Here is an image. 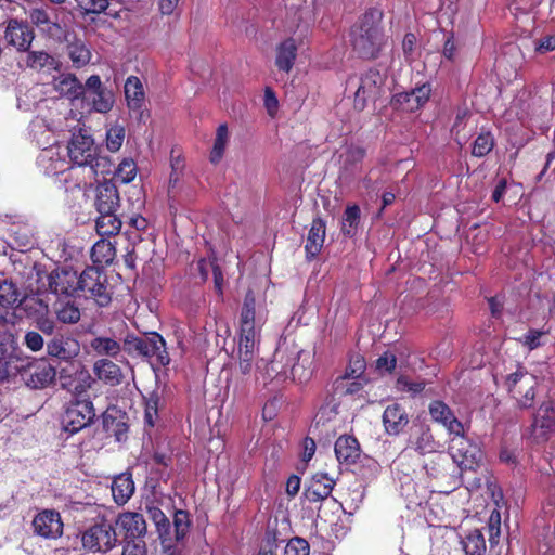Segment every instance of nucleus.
Wrapping results in <instances>:
<instances>
[{"label":"nucleus","mask_w":555,"mask_h":555,"mask_svg":"<svg viewBox=\"0 0 555 555\" xmlns=\"http://www.w3.org/2000/svg\"><path fill=\"white\" fill-rule=\"evenodd\" d=\"M383 14L377 9L364 13L351 29V46L361 59H375L386 43L380 26Z\"/></svg>","instance_id":"f257e3e1"},{"label":"nucleus","mask_w":555,"mask_h":555,"mask_svg":"<svg viewBox=\"0 0 555 555\" xmlns=\"http://www.w3.org/2000/svg\"><path fill=\"white\" fill-rule=\"evenodd\" d=\"M271 369L276 374H286L289 370L293 380L304 384L313 375V354L305 350L297 351L295 347H279L271 362Z\"/></svg>","instance_id":"f03ea898"},{"label":"nucleus","mask_w":555,"mask_h":555,"mask_svg":"<svg viewBox=\"0 0 555 555\" xmlns=\"http://www.w3.org/2000/svg\"><path fill=\"white\" fill-rule=\"evenodd\" d=\"M124 347L128 353H137L153 359L162 366L170 362L165 339L155 332L143 336L127 335L124 339Z\"/></svg>","instance_id":"7ed1b4c3"},{"label":"nucleus","mask_w":555,"mask_h":555,"mask_svg":"<svg viewBox=\"0 0 555 555\" xmlns=\"http://www.w3.org/2000/svg\"><path fill=\"white\" fill-rule=\"evenodd\" d=\"M114 522L105 517L98 518L81 533L85 550L92 553H107L117 544Z\"/></svg>","instance_id":"20e7f679"},{"label":"nucleus","mask_w":555,"mask_h":555,"mask_svg":"<svg viewBox=\"0 0 555 555\" xmlns=\"http://www.w3.org/2000/svg\"><path fill=\"white\" fill-rule=\"evenodd\" d=\"M79 293L93 299L100 307H106L112 301L106 275L96 267H89L79 274Z\"/></svg>","instance_id":"39448f33"},{"label":"nucleus","mask_w":555,"mask_h":555,"mask_svg":"<svg viewBox=\"0 0 555 555\" xmlns=\"http://www.w3.org/2000/svg\"><path fill=\"white\" fill-rule=\"evenodd\" d=\"M449 454L461 470H473L481 461V450L462 433L453 434L450 438Z\"/></svg>","instance_id":"423d86ee"},{"label":"nucleus","mask_w":555,"mask_h":555,"mask_svg":"<svg viewBox=\"0 0 555 555\" xmlns=\"http://www.w3.org/2000/svg\"><path fill=\"white\" fill-rule=\"evenodd\" d=\"M95 418L93 403L89 399H74L62 416L63 429L74 435L92 424Z\"/></svg>","instance_id":"0eeeda50"},{"label":"nucleus","mask_w":555,"mask_h":555,"mask_svg":"<svg viewBox=\"0 0 555 555\" xmlns=\"http://www.w3.org/2000/svg\"><path fill=\"white\" fill-rule=\"evenodd\" d=\"M386 77L379 70L371 68L360 77L354 93V108L363 111L370 101H376L383 93Z\"/></svg>","instance_id":"6e6552de"},{"label":"nucleus","mask_w":555,"mask_h":555,"mask_svg":"<svg viewBox=\"0 0 555 555\" xmlns=\"http://www.w3.org/2000/svg\"><path fill=\"white\" fill-rule=\"evenodd\" d=\"M49 291L56 297H74L79 294V274L70 267L56 268L48 276Z\"/></svg>","instance_id":"1a4fd4ad"},{"label":"nucleus","mask_w":555,"mask_h":555,"mask_svg":"<svg viewBox=\"0 0 555 555\" xmlns=\"http://www.w3.org/2000/svg\"><path fill=\"white\" fill-rule=\"evenodd\" d=\"M535 379L531 374L517 371L507 375L505 387L520 408L527 409L532 405L534 399Z\"/></svg>","instance_id":"9d476101"},{"label":"nucleus","mask_w":555,"mask_h":555,"mask_svg":"<svg viewBox=\"0 0 555 555\" xmlns=\"http://www.w3.org/2000/svg\"><path fill=\"white\" fill-rule=\"evenodd\" d=\"M266 322V310L260 301H257L253 291H248L244 297L240 313V330L260 331Z\"/></svg>","instance_id":"9b49d317"},{"label":"nucleus","mask_w":555,"mask_h":555,"mask_svg":"<svg viewBox=\"0 0 555 555\" xmlns=\"http://www.w3.org/2000/svg\"><path fill=\"white\" fill-rule=\"evenodd\" d=\"M431 87L429 83H423L410 91L396 93L390 101L393 109L403 112H416L423 107L429 100Z\"/></svg>","instance_id":"f8f14e48"},{"label":"nucleus","mask_w":555,"mask_h":555,"mask_svg":"<svg viewBox=\"0 0 555 555\" xmlns=\"http://www.w3.org/2000/svg\"><path fill=\"white\" fill-rule=\"evenodd\" d=\"M96 152L98 149L91 135L82 131L73 133L67 145L68 157L73 164L79 167H86L92 162V157Z\"/></svg>","instance_id":"ddd939ff"},{"label":"nucleus","mask_w":555,"mask_h":555,"mask_svg":"<svg viewBox=\"0 0 555 555\" xmlns=\"http://www.w3.org/2000/svg\"><path fill=\"white\" fill-rule=\"evenodd\" d=\"M56 370L44 360L35 361L22 372L23 379L31 389H42L52 384L56 378Z\"/></svg>","instance_id":"4468645a"},{"label":"nucleus","mask_w":555,"mask_h":555,"mask_svg":"<svg viewBox=\"0 0 555 555\" xmlns=\"http://www.w3.org/2000/svg\"><path fill=\"white\" fill-rule=\"evenodd\" d=\"M34 39L35 33L26 22L16 18L8 21L4 30V40L8 46L13 47L18 52H27Z\"/></svg>","instance_id":"2eb2a0df"},{"label":"nucleus","mask_w":555,"mask_h":555,"mask_svg":"<svg viewBox=\"0 0 555 555\" xmlns=\"http://www.w3.org/2000/svg\"><path fill=\"white\" fill-rule=\"evenodd\" d=\"M113 522L119 529L125 542L143 541L147 531L143 515L137 512L120 513Z\"/></svg>","instance_id":"dca6fc26"},{"label":"nucleus","mask_w":555,"mask_h":555,"mask_svg":"<svg viewBox=\"0 0 555 555\" xmlns=\"http://www.w3.org/2000/svg\"><path fill=\"white\" fill-rule=\"evenodd\" d=\"M34 531L46 539H56L63 533V521L59 512L44 509L33 520Z\"/></svg>","instance_id":"f3484780"},{"label":"nucleus","mask_w":555,"mask_h":555,"mask_svg":"<svg viewBox=\"0 0 555 555\" xmlns=\"http://www.w3.org/2000/svg\"><path fill=\"white\" fill-rule=\"evenodd\" d=\"M409 446L422 455L437 452L442 448V444L435 439L430 426L423 423L412 427Z\"/></svg>","instance_id":"a211bd4d"},{"label":"nucleus","mask_w":555,"mask_h":555,"mask_svg":"<svg viewBox=\"0 0 555 555\" xmlns=\"http://www.w3.org/2000/svg\"><path fill=\"white\" fill-rule=\"evenodd\" d=\"M47 353L60 360L69 361L80 352L79 341L70 335L55 334L46 345Z\"/></svg>","instance_id":"6ab92c4d"},{"label":"nucleus","mask_w":555,"mask_h":555,"mask_svg":"<svg viewBox=\"0 0 555 555\" xmlns=\"http://www.w3.org/2000/svg\"><path fill=\"white\" fill-rule=\"evenodd\" d=\"M555 429V403H543L537 411L532 425L531 436L534 441H544L548 433Z\"/></svg>","instance_id":"aec40b11"},{"label":"nucleus","mask_w":555,"mask_h":555,"mask_svg":"<svg viewBox=\"0 0 555 555\" xmlns=\"http://www.w3.org/2000/svg\"><path fill=\"white\" fill-rule=\"evenodd\" d=\"M431 420L442 425L449 435L463 431V423L454 415L450 406L441 400H434L428 405Z\"/></svg>","instance_id":"412c9836"},{"label":"nucleus","mask_w":555,"mask_h":555,"mask_svg":"<svg viewBox=\"0 0 555 555\" xmlns=\"http://www.w3.org/2000/svg\"><path fill=\"white\" fill-rule=\"evenodd\" d=\"M94 207L98 214L117 211L120 207V197L117 186L105 180L95 189Z\"/></svg>","instance_id":"4be33fe9"},{"label":"nucleus","mask_w":555,"mask_h":555,"mask_svg":"<svg viewBox=\"0 0 555 555\" xmlns=\"http://www.w3.org/2000/svg\"><path fill=\"white\" fill-rule=\"evenodd\" d=\"M149 512L156 526L164 552L168 555H175L177 548L172 544V530L168 517L158 507H152Z\"/></svg>","instance_id":"5701e85b"},{"label":"nucleus","mask_w":555,"mask_h":555,"mask_svg":"<svg viewBox=\"0 0 555 555\" xmlns=\"http://www.w3.org/2000/svg\"><path fill=\"white\" fill-rule=\"evenodd\" d=\"M53 90L61 96L70 101L82 98L85 93L83 85L78 80L74 74H60L53 78Z\"/></svg>","instance_id":"b1692460"},{"label":"nucleus","mask_w":555,"mask_h":555,"mask_svg":"<svg viewBox=\"0 0 555 555\" xmlns=\"http://www.w3.org/2000/svg\"><path fill=\"white\" fill-rule=\"evenodd\" d=\"M335 480L325 473H317L310 480L305 490V496L309 502H319L325 500L332 493Z\"/></svg>","instance_id":"393cba45"},{"label":"nucleus","mask_w":555,"mask_h":555,"mask_svg":"<svg viewBox=\"0 0 555 555\" xmlns=\"http://www.w3.org/2000/svg\"><path fill=\"white\" fill-rule=\"evenodd\" d=\"M37 163L46 176H56L67 168V162L62 157L57 147L42 150Z\"/></svg>","instance_id":"a878e982"},{"label":"nucleus","mask_w":555,"mask_h":555,"mask_svg":"<svg viewBox=\"0 0 555 555\" xmlns=\"http://www.w3.org/2000/svg\"><path fill=\"white\" fill-rule=\"evenodd\" d=\"M383 424L387 434L396 436L409 424V416L400 404L393 403L385 409Z\"/></svg>","instance_id":"bb28decb"},{"label":"nucleus","mask_w":555,"mask_h":555,"mask_svg":"<svg viewBox=\"0 0 555 555\" xmlns=\"http://www.w3.org/2000/svg\"><path fill=\"white\" fill-rule=\"evenodd\" d=\"M361 454L358 440L352 436H340L335 442V455L340 464H354Z\"/></svg>","instance_id":"cd10ccee"},{"label":"nucleus","mask_w":555,"mask_h":555,"mask_svg":"<svg viewBox=\"0 0 555 555\" xmlns=\"http://www.w3.org/2000/svg\"><path fill=\"white\" fill-rule=\"evenodd\" d=\"M26 67L42 73L60 70L61 63L46 51H27L24 59Z\"/></svg>","instance_id":"c85d7f7f"},{"label":"nucleus","mask_w":555,"mask_h":555,"mask_svg":"<svg viewBox=\"0 0 555 555\" xmlns=\"http://www.w3.org/2000/svg\"><path fill=\"white\" fill-rule=\"evenodd\" d=\"M325 238V223L321 218L312 220L305 246L307 258L315 257L322 249Z\"/></svg>","instance_id":"c756f323"},{"label":"nucleus","mask_w":555,"mask_h":555,"mask_svg":"<svg viewBox=\"0 0 555 555\" xmlns=\"http://www.w3.org/2000/svg\"><path fill=\"white\" fill-rule=\"evenodd\" d=\"M93 372L100 380L111 386L119 385L122 380L120 367L108 359H100L93 364Z\"/></svg>","instance_id":"7c9ffc66"},{"label":"nucleus","mask_w":555,"mask_h":555,"mask_svg":"<svg viewBox=\"0 0 555 555\" xmlns=\"http://www.w3.org/2000/svg\"><path fill=\"white\" fill-rule=\"evenodd\" d=\"M91 351L99 357L116 359L121 352V344L115 338L95 336L89 343Z\"/></svg>","instance_id":"2f4dec72"},{"label":"nucleus","mask_w":555,"mask_h":555,"mask_svg":"<svg viewBox=\"0 0 555 555\" xmlns=\"http://www.w3.org/2000/svg\"><path fill=\"white\" fill-rule=\"evenodd\" d=\"M297 57V46L293 38H287L276 48L275 65L280 70L289 73Z\"/></svg>","instance_id":"473e14b6"},{"label":"nucleus","mask_w":555,"mask_h":555,"mask_svg":"<svg viewBox=\"0 0 555 555\" xmlns=\"http://www.w3.org/2000/svg\"><path fill=\"white\" fill-rule=\"evenodd\" d=\"M134 492V482L130 474H120L112 483V494L118 505L126 504Z\"/></svg>","instance_id":"72a5a7b5"},{"label":"nucleus","mask_w":555,"mask_h":555,"mask_svg":"<svg viewBox=\"0 0 555 555\" xmlns=\"http://www.w3.org/2000/svg\"><path fill=\"white\" fill-rule=\"evenodd\" d=\"M122 221L117 211L99 214L95 220V230L101 237L117 235L121 230Z\"/></svg>","instance_id":"f704fd0d"},{"label":"nucleus","mask_w":555,"mask_h":555,"mask_svg":"<svg viewBox=\"0 0 555 555\" xmlns=\"http://www.w3.org/2000/svg\"><path fill=\"white\" fill-rule=\"evenodd\" d=\"M116 256V249L112 242L99 240L91 249V259L98 267L108 266Z\"/></svg>","instance_id":"c9c22d12"},{"label":"nucleus","mask_w":555,"mask_h":555,"mask_svg":"<svg viewBox=\"0 0 555 555\" xmlns=\"http://www.w3.org/2000/svg\"><path fill=\"white\" fill-rule=\"evenodd\" d=\"M125 95L130 109H140L144 100L143 86L135 76L127 78L125 83Z\"/></svg>","instance_id":"e433bc0d"},{"label":"nucleus","mask_w":555,"mask_h":555,"mask_svg":"<svg viewBox=\"0 0 555 555\" xmlns=\"http://www.w3.org/2000/svg\"><path fill=\"white\" fill-rule=\"evenodd\" d=\"M21 304V292L17 286L5 279L0 281V306L5 309H13Z\"/></svg>","instance_id":"4c0bfd02"},{"label":"nucleus","mask_w":555,"mask_h":555,"mask_svg":"<svg viewBox=\"0 0 555 555\" xmlns=\"http://www.w3.org/2000/svg\"><path fill=\"white\" fill-rule=\"evenodd\" d=\"M361 210L356 204L348 205L341 218V232L348 237H353L360 224Z\"/></svg>","instance_id":"58836bf2"},{"label":"nucleus","mask_w":555,"mask_h":555,"mask_svg":"<svg viewBox=\"0 0 555 555\" xmlns=\"http://www.w3.org/2000/svg\"><path fill=\"white\" fill-rule=\"evenodd\" d=\"M98 113H107L114 105V94L106 88L83 96Z\"/></svg>","instance_id":"ea45409f"},{"label":"nucleus","mask_w":555,"mask_h":555,"mask_svg":"<svg viewBox=\"0 0 555 555\" xmlns=\"http://www.w3.org/2000/svg\"><path fill=\"white\" fill-rule=\"evenodd\" d=\"M173 535H172V544L175 542H182L186 535L189 534L191 527L190 514L186 511L178 509L173 515Z\"/></svg>","instance_id":"a19ab883"},{"label":"nucleus","mask_w":555,"mask_h":555,"mask_svg":"<svg viewBox=\"0 0 555 555\" xmlns=\"http://www.w3.org/2000/svg\"><path fill=\"white\" fill-rule=\"evenodd\" d=\"M259 332L240 330L238 353L258 356Z\"/></svg>","instance_id":"79ce46f5"},{"label":"nucleus","mask_w":555,"mask_h":555,"mask_svg":"<svg viewBox=\"0 0 555 555\" xmlns=\"http://www.w3.org/2000/svg\"><path fill=\"white\" fill-rule=\"evenodd\" d=\"M67 53L77 68L87 65L90 62L91 53L82 41H75L67 46Z\"/></svg>","instance_id":"37998d69"},{"label":"nucleus","mask_w":555,"mask_h":555,"mask_svg":"<svg viewBox=\"0 0 555 555\" xmlns=\"http://www.w3.org/2000/svg\"><path fill=\"white\" fill-rule=\"evenodd\" d=\"M86 167L90 168V171L94 177H106L113 175L114 172V163L112 162L111 157L107 155H102L98 152L92 157V162L89 163Z\"/></svg>","instance_id":"c03bdc74"},{"label":"nucleus","mask_w":555,"mask_h":555,"mask_svg":"<svg viewBox=\"0 0 555 555\" xmlns=\"http://www.w3.org/2000/svg\"><path fill=\"white\" fill-rule=\"evenodd\" d=\"M229 141V131L227 125L222 124L217 128L216 139L210 153V162L217 164L223 157L225 146Z\"/></svg>","instance_id":"a18cd8bd"},{"label":"nucleus","mask_w":555,"mask_h":555,"mask_svg":"<svg viewBox=\"0 0 555 555\" xmlns=\"http://www.w3.org/2000/svg\"><path fill=\"white\" fill-rule=\"evenodd\" d=\"M76 380L72 386L70 392L75 399H83L82 396L91 388L93 378L89 371L83 369L76 372Z\"/></svg>","instance_id":"49530a36"},{"label":"nucleus","mask_w":555,"mask_h":555,"mask_svg":"<svg viewBox=\"0 0 555 555\" xmlns=\"http://www.w3.org/2000/svg\"><path fill=\"white\" fill-rule=\"evenodd\" d=\"M463 548L466 555H483L486 541L482 533L478 530L470 532L463 541Z\"/></svg>","instance_id":"de8ad7c7"},{"label":"nucleus","mask_w":555,"mask_h":555,"mask_svg":"<svg viewBox=\"0 0 555 555\" xmlns=\"http://www.w3.org/2000/svg\"><path fill=\"white\" fill-rule=\"evenodd\" d=\"M55 314L64 324H76L80 320V310L74 302H65L55 307Z\"/></svg>","instance_id":"09e8293b"},{"label":"nucleus","mask_w":555,"mask_h":555,"mask_svg":"<svg viewBox=\"0 0 555 555\" xmlns=\"http://www.w3.org/2000/svg\"><path fill=\"white\" fill-rule=\"evenodd\" d=\"M364 384V378L347 379L345 376H339L334 382V389L343 396L354 395L363 388Z\"/></svg>","instance_id":"8fccbe9b"},{"label":"nucleus","mask_w":555,"mask_h":555,"mask_svg":"<svg viewBox=\"0 0 555 555\" xmlns=\"http://www.w3.org/2000/svg\"><path fill=\"white\" fill-rule=\"evenodd\" d=\"M113 175L122 183H129L137 176V165L132 159L125 158L117 168L114 167Z\"/></svg>","instance_id":"3c124183"},{"label":"nucleus","mask_w":555,"mask_h":555,"mask_svg":"<svg viewBox=\"0 0 555 555\" xmlns=\"http://www.w3.org/2000/svg\"><path fill=\"white\" fill-rule=\"evenodd\" d=\"M16 349V339L13 331L0 327V359L11 357Z\"/></svg>","instance_id":"603ef678"},{"label":"nucleus","mask_w":555,"mask_h":555,"mask_svg":"<svg viewBox=\"0 0 555 555\" xmlns=\"http://www.w3.org/2000/svg\"><path fill=\"white\" fill-rule=\"evenodd\" d=\"M158 402L159 398L156 393H151L145 400L144 424L149 427H154L158 420Z\"/></svg>","instance_id":"864d4df0"},{"label":"nucleus","mask_w":555,"mask_h":555,"mask_svg":"<svg viewBox=\"0 0 555 555\" xmlns=\"http://www.w3.org/2000/svg\"><path fill=\"white\" fill-rule=\"evenodd\" d=\"M365 367L366 364L364 358L359 354L353 356L350 358L349 364L341 376H345L347 379L364 378L363 374Z\"/></svg>","instance_id":"5fc2aeb1"},{"label":"nucleus","mask_w":555,"mask_h":555,"mask_svg":"<svg viewBox=\"0 0 555 555\" xmlns=\"http://www.w3.org/2000/svg\"><path fill=\"white\" fill-rule=\"evenodd\" d=\"M125 139V128L120 125L112 126L106 132V146L111 152H117Z\"/></svg>","instance_id":"6e6d98bb"},{"label":"nucleus","mask_w":555,"mask_h":555,"mask_svg":"<svg viewBox=\"0 0 555 555\" xmlns=\"http://www.w3.org/2000/svg\"><path fill=\"white\" fill-rule=\"evenodd\" d=\"M494 146V140L490 133L479 134L473 144L472 153L474 156H486Z\"/></svg>","instance_id":"4d7b16f0"},{"label":"nucleus","mask_w":555,"mask_h":555,"mask_svg":"<svg viewBox=\"0 0 555 555\" xmlns=\"http://www.w3.org/2000/svg\"><path fill=\"white\" fill-rule=\"evenodd\" d=\"M310 554V545L309 543L299 537L292 538L285 548L284 555H309Z\"/></svg>","instance_id":"13d9d810"},{"label":"nucleus","mask_w":555,"mask_h":555,"mask_svg":"<svg viewBox=\"0 0 555 555\" xmlns=\"http://www.w3.org/2000/svg\"><path fill=\"white\" fill-rule=\"evenodd\" d=\"M28 17L34 25L41 27L42 29H50V25H53L48 12L42 8H34L29 10ZM54 26H56V24H54Z\"/></svg>","instance_id":"bf43d9fd"},{"label":"nucleus","mask_w":555,"mask_h":555,"mask_svg":"<svg viewBox=\"0 0 555 555\" xmlns=\"http://www.w3.org/2000/svg\"><path fill=\"white\" fill-rule=\"evenodd\" d=\"M78 370H82V367H76L74 366L73 364L72 365H68V366H65V367H62L60 371H59V384L61 386V388L69 391L72 386L74 385L76 378V372Z\"/></svg>","instance_id":"052dcab7"},{"label":"nucleus","mask_w":555,"mask_h":555,"mask_svg":"<svg viewBox=\"0 0 555 555\" xmlns=\"http://www.w3.org/2000/svg\"><path fill=\"white\" fill-rule=\"evenodd\" d=\"M426 383L424 380L411 382L405 376H400L397 379V388L401 391L411 392L412 395L420 393L425 389Z\"/></svg>","instance_id":"680f3d73"},{"label":"nucleus","mask_w":555,"mask_h":555,"mask_svg":"<svg viewBox=\"0 0 555 555\" xmlns=\"http://www.w3.org/2000/svg\"><path fill=\"white\" fill-rule=\"evenodd\" d=\"M103 423L106 430L113 431L118 441L122 440V436L127 431V426L124 422H116V418L111 414H105Z\"/></svg>","instance_id":"e2e57ef3"},{"label":"nucleus","mask_w":555,"mask_h":555,"mask_svg":"<svg viewBox=\"0 0 555 555\" xmlns=\"http://www.w3.org/2000/svg\"><path fill=\"white\" fill-rule=\"evenodd\" d=\"M365 156V150L361 146L350 145L347 147L344 157L345 166L356 165Z\"/></svg>","instance_id":"0e129e2a"},{"label":"nucleus","mask_w":555,"mask_h":555,"mask_svg":"<svg viewBox=\"0 0 555 555\" xmlns=\"http://www.w3.org/2000/svg\"><path fill=\"white\" fill-rule=\"evenodd\" d=\"M397 364L396 356L391 352H385L376 360V369L380 373H391Z\"/></svg>","instance_id":"69168bd1"},{"label":"nucleus","mask_w":555,"mask_h":555,"mask_svg":"<svg viewBox=\"0 0 555 555\" xmlns=\"http://www.w3.org/2000/svg\"><path fill=\"white\" fill-rule=\"evenodd\" d=\"M146 545L144 541L125 542L121 555H145Z\"/></svg>","instance_id":"338daca9"},{"label":"nucleus","mask_w":555,"mask_h":555,"mask_svg":"<svg viewBox=\"0 0 555 555\" xmlns=\"http://www.w3.org/2000/svg\"><path fill=\"white\" fill-rule=\"evenodd\" d=\"M535 52L544 54L555 50V34L547 35L535 42Z\"/></svg>","instance_id":"774afa93"}]
</instances>
